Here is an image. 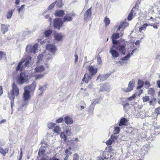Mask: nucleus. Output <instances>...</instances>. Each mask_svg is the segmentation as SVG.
Segmentation results:
<instances>
[{
  "instance_id": "nucleus-1",
  "label": "nucleus",
  "mask_w": 160,
  "mask_h": 160,
  "mask_svg": "<svg viewBox=\"0 0 160 160\" xmlns=\"http://www.w3.org/2000/svg\"><path fill=\"white\" fill-rule=\"evenodd\" d=\"M36 86V84L34 81L31 85L24 87L23 98L25 103H27L28 101L31 98L30 92L34 91Z\"/></svg>"
},
{
  "instance_id": "nucleus-2",
  "label": "nucleus",
  "mask_w": 160,
  "mask_h": 160,
  "mask_svg": "<svg viewBox=\"0 0 160 160\" xmlns=\"http://www.w3.org/2000/svg\"><path fill=\"white\" fill-rule=\"evenodd\" d=\"M113 47L122 54L124 55L126 51V44L123 41L113 40Z\"/></svg>"
},
{
  "instance_id": "nucleus-3",
  "label": "nucleus",
  "mask_w": 160,
  "mask_h": 160,
  "mask_svg": "<svg viewBox=\"0 0 160 160\" xmlns=\"http://www.w3.org/2000/svg\"><path fill=\"white\" fill-rule=\"evenodd\" d=\"M89 71V74L86 73L82 79V81L86 83L88 82L89 80H91L92 77L97 72L98 69L91 65H89L87 68Z\"/></svg>"
},
{
  "instance_id": "nucleus-4",
  "label": "nucleus",
  "mask_w": 160,
  "mask_h": 160,
  "mask_svg": "<svg viewBox=\"0 0 160 160\" xmlns=\"http://www.w3.org/2000/svg\"><path fill=\"white\" fill-rule=\"evenodd\" d=\"M12 89L8 94V98H14L15 96H18L19 94V89L14 82L12 84Z\"/></svg>"
},
{
  "instance_id": "nucleus-5",
  "label": "nucleus",
  "mask_w": 160,
  "mask_h": 160,
  "mask_svg": "<svg viewBox=\"0 0 160 160\" xmlns=\"http://www.w3.org/2000/svg\"><path fill=\"white\" fill-rule=\"evenodd\" d=\"M135 82L134 80L130 81L128 83L127 88H124L122 89V91L124 92H128L132 91L134 87Z\"/></svg>"
},
{
  "instance_id": "nucleus-6",
  "label": "nucleus",
  "mask_w": 160,
  "mask_h": 160,
  "mask_svg": "<svg viewBox=\"0 0 160 160\" xmlns=\"http://www.w3.org/2000/svg\"><path fill=\"white\" fill-rule=\"evenodd\" d=\"M28 75L25 72H21L20 75V76L18 78V82L20 85L22 84L26 81L28 78Z\"/></svg>"
},
{
  "instance_id": "nucleus-7",
  "label": "nucleus",
  "mask_w": 160,
  "mask_h": 160,
  "mask_svg": "<svg viewBox=\"0 0 160 160\" xmlns=\"http://www.w3.org/2000/svg\"><path fill=\"white\" fill-rule=\"evenodd\" d=\"M63 24V22L60 18H55L53 21V24L54 28H58L59 30Z\"/></svg>"
},
{
  "instance_id": "nucleus-8",
  "label": "nucleus",
  "mask_w": 160,
  "mask_h": 160,
  "mask_svg": "<svg viewBox=\"0 0 160 160\" xmlns=\"http://www.w3.org/2000/svg\"><path fill=\"white\" fill-rule=\"evenodd\" d=\"M37 48L38 45L37 44H35L33 46L31 45H28L26 47V51L28 52H33L35 53Z\"/></svg>"
},
{
  "instance_id": "nucleus-9",
  "label": "nucleus",
  "mask_w": 160,
  "mask_h": 160,
  "mask_svg": "<svg viewBox=\"0 0 160 160\" xmlns=\"http://www.w3.org/2000/svg\"><path fill=\"white\" fill-rule=\"evenodd\" d=\"M92 16V7L88 9L85 12L84 15V19L87 21Z\"/></svg>"
},
{
  "instance_id": "nucleus-10",
  "label": "nucleus",
  "mask_w": 160,
  "mask_h": 160,
  "mask_svg": "<svg viewBox=\"0 0 160 160\" xmlns=\"http://www.w3.org/2000/svg\"><path fill=\"white\" fill-rule=\"evenodd\" d=\"M46 48L48 50L52 53H55L57 50L56 46L52 44H47Z\"/></svg>"
},
{
  "instance_id": "nucleus-11",
  "label": "nucleus",
  "mask_w": 160,
  "mask_h": 160,
  "mask_svg": "<svg viewBox=\"0 0 160 160\" xmlns=\"http://www.w3.org/2000/svg\"><path fill=\"white\" fill-rule=\"evenodd\" d=\"M34 73H40L44 72L45 71V68L43 65H40L37 66L34 69Z\"/></svg>"
},
{
  "instance_id": "nucleus-12",
  "label": "nucleus",
  "mask_w": 160,
  "mask_h": 160,
  "mask_svg": "<svg viewBox=\"0 0 160 160\" xmlns=\"http://www.w3.org/2000/svg\"><path fill=\"white\" fill-rule=\"evenodd\" d=\"M110 52L112 57L114 58H116L118 57L119 55L118 52L117 50L115 49L113 47V46L111 48Z\"/></svg>"
},
{
  "instance_id": "nucleus-13",
  "label": "nucleus",
  "mask_w": 160,
  "mask_h": 160,
  "mask_svg": "<svg viewBox=\"0 0 160 160\" xmlns=\"http://www.w3.org/2000/svg\"><path fill=\"white\" fill-rule=\"evenodd\" d=\"M54 38L55 40L58 41L62 40L63 36L60 33H56L54 34Z\"/></svg>"
},
{
  "instance_id": "nucleus-14",
  "label": "nucleus",
  "mask_w": 160,
  "mask_h": 160,
  "mask_svg": "<svg viewBox=\"0 0 160 160\" xmlns=\"http://www.w3.org/2000/svg\"><path fill=\"white\" fill-rule=\"evenodd\" d=\"M9 25L2 24L1 25V30L2 32V34H4L8 30Z\"/></svg>"
},
{
  "instance_id": "nucleus-15",
  "label": "nucleus",
  "mask_w": 160,
  "mask_h": 160,
  "mask_svg": "<svg viewBox=\"0 0 160 160\" xmlns=\"http://www.w3.org/2000/svg\"><path fill=\"white\" fill-rule=\"evenodd\" d=\"M64 119L65 122L67 124H72L73 123V120L70 117L66 116Z\"/></svg>"
},
{
  "instance_id": "nucleus-16",
  "label": "nucleus",
  "mask_w": 160,
  "mask_h": 160,
  "mask_svg": "<svg viewBox=\"0 0 160 160\" xmlns=\"http://www.w3.org/2000/svg\"><path fill=\"white\" fill-rule=\"evenodd\" d=\"M75 15L74 13H72L71 15V16H65L63 18V22L71 21L72 20V17L74 16Z\"/></svg>"
},
{
  "instance_id": "nucleus-17",
  "label": "nucleus",
  "mask_w": 160,
  "mask_h": 160,
  "mask_svg": "<svg viewBox=\"0 0 160 160\" xmlns=\"http://www.w3.org/2000/svg\"><path fill=\"white\" fill-rule=\"evenodd\" d=\"M128 121L127 119L124 118H122L120 120L119 126L120 127L123 125H126Z\"/></svg>"
},
{
  "instance_id": "nucleus-18",
  "label": "nucleus",
  "mask_w": 160,
  "mask_h": 160,
  "mask_svg": "<svg viewBox=\"0 0 160 160\" xmlns=\"http://www.w3.org/2000/svg\"><path fill=\"white\" fill-rule=\"evenodd\" d=\"M109 87L108 85L106 83H104L102 84L100 91L103 92L104 91H107Z\"/></svg>"
},
{
  "instance_id": "nucleus-19",
  "label": "nucleus",
  "mask_w": 160,
  "mask_h": 160,
  "mask_svg": "<svg viewBox=\"0 0 160 160\" xmlns=\"http://www.w3.org/2000/svg\"><path fill=\"white\" fill-rule=\"evenodd\" d=\"M24 62V60L22 59L18 63V66L17 67L16 70L17 71L20 70L22 71L23 69V66H22V64Z\"/></svg>"
},
{
  "instance_id": "nucleus-20",
  "label": "nucleus",
  "mask_w": 160,
  "mask_h": 160,
  "mask_svg": "<svg viewBox=\"0 0 160 160\" xmlns=\"http://www.w3.org/2000/svg\"><path fill=\"white\" fill-rule=\"evenodd\" d=\"M8 152V148H4L2 147H0V153L3 156H5L6 153Z\"/></svg>"
},
{
  "instance_id": "nucleus-21",
  "label": "nucleus",
  "mask_w": 160,
  "mask_h": 160,
  "mask_svg": "<svg viewBox=\"0 0 160 160\" xmlns=\"http://www.w3.org/2000/svg\"><path fill=\"white\" fill-rule=\"evenodd\" d=\"M64 14V12L62 10H58L56 11L55 12V15L56 17H62Z\"/></svg>"
},
{
  "instance_id": "nucleus-22",
  "label": "nucleus",
  "mask_w": 160,
  "mask_h": 160,
  "mask_svg": "<svg viewBox=\"0 0 160 160\" xmlns=\"http://www.w3.org/2000/svg\"><path fill=\"white\" fill-rule=\"evenodd\" d=\"M135 7L133 8L130 12H129L128 17V20L129 21H130L132 20V18L133 14V13L134 12V11L135 10Z\"/></svg>"
},
{
  "instance_id": "nucleus-23",
  "label": "nucleus",
  "mask_w": 160,
  "mask_h": 160,
  "mask_svg": "<svg viewBox=\"0 0 160 160\" xmlns=\"http://www.w3.org/2000/svg\"><path fill=\"white\" fill-rule=\"evenodd\" d=\"M128 23L126 22L121 23L117 29V31H118L120 30V29L121 28H123V29H124L128 26Z\"/></svg>"
},
{
  "instance_id": "nucleus-24",
  "label": "nucleus",
  "mask_w": 160,
  "mask_h": 160,
  "mask_svg": "<svg viewBox=\"0 0 160 160\" xmlns=\"http://www.w3.org/2000/svg\"><path fill=\"white\" fill-rule=\"evenodd\" d=\"M45 147L44 146H42L41 147V148H40L38 154V156L40 157L42 155H43L45 152V150L42 148H45Z\"/></svg>"
},
{
  "instance_id": "nucleus-25",
  "label": "nucleus",
  "mask_w": 160,
  "mask_h": 160,
  "mask_svg": "<svg viewBox=\"0 0 160 160\" xmlns=\"http://www.w3.org/2000/svg\"><path fill=\"white\" fill-rule=\"evenodd\" d=\"M14 11V10H9L7 12L6 14V16L7 19H10L11 18Z\"/></svg>"
},
{
  "instance_id": "nucleus-26",
  "label": "nucleus",
  "mask_w": 160,
  "mask_h": 160,
  "mask_svg": "<svg viewBox=\"0 0 160 160\" xmlns=\"http://www.w3.org/2000/svg\"><path fill=\"white\" fill-rule=\"evenodd\" d=\"M52 33V31L51 29L46 30L44 32V34L45 37L48 38L50 36Z\"/></svg>"
},
{
  "instance_id": "nucleus-27",
  "label": "nucleus",
  "mask_w": 160,
  "mask_h": 160,
  "mask_svg": "<svg viewBox=\"0 0 160 160\" xmlns=\"http://www.w3.org/2000/svg\"><path fill=\"white\" fill-rule=\"evenodd\" d=\"M65 132L68 135H70L71 134V128L70 126L66 127Z\"/></svg>"
},
{
  "instance_id": "nucleus-28",
  "label": "nucleus",
  "mask_w": 160,
  "mask_h": 160,
  "mask_svg": "<svg viewBox=\"0 0 160 160\" xmlns=\"http://www.w3.org/2000/svg\"><path fill=\"white\" fill-rule=\"evenodd\" d=\"M148 26V24L146 23L144 24L142 27L139 28V31L140 32H141L142 30L145 31L147 27Z\"/></svg>"
},
{
  "instance_id": "nucleus-29",
  "label": "nucleus",
  "mask_w": 160,
  "mask_h": 160,
  "mask_svg": "<svg viewBox=\"0 0 160 160\" xmlns=\"http://www.w3.org/2000/svg\"><path fill=\"white\" fill-rule=\"evenodd\" d=\"M61 130V129L60 127L58 126H55L54 129L53 130V132L57 133H59Z\"/></svg>"
},
{
  "instance_id": "nucleus-30",
  "label": "nucleus",
  "mask_w": 160,
  "mask_h": 160,
  "mask_svg": "<svg viewBox=\"0 0 160 160\" xmlns=\"http://www.w3.org/2000/svg\"><path fill=\"white\" fill-rule=\"evenodd\" d=\"M110 20L108 18H107V17H105L104 22L106 27L109 25L110 23Z\"/></svg>"
},
{
  "instance_id": "nucleus-31",
  "label": "nucleus",
  "mask_w": 160,
  "mask_h": 160,
  "mask_svg": "<svg viewBox=\"0 0 160 160\" xmlns=\"http://www.w3.org/2000/svg\"><path fill=\"white\" fill-rule=\"evenodd\" d=\"M138 84V86L137 87V88L138 89H139L143 87L144 84V82L141 80H139Z\"/></svg>"
},
{
  "instance_id": "nucleus-32",
  "label": "nucleus",
  "mask_w": 160,
  "mask_h": 160,
  "mask_svg": "<svg viewBox=\"0 0 160 160\" xmlns=\"http://www.w3.org/2000/svg\"><path fill=\"white\" fill-rule=\"evenodd\" d=\"M119 38V34L118 33H115L113 34L112 36V42L113 43V40L118 39Z\"/></svg>"
},
{
  "instance_id": "nucleus-33",
  "label": "nucleus",
  "mask_w": 160,
  "mask_h": 160,
  "mask_svg": "<svg viewBox=\"0 0 160 160\" xmlns=\"http://www.w3.org/2000/svg\"><path fill=\"white\" fill-rule=\"evenodd\" d=\"M148 94L149 95H150L152 96H153L155 94V91L154 88H150L149 89L148 92Z\"/></svg>"
},
{
  "instance_id": "nucleus-34",
  "label": "nucleus",
  "mask_w": 160,
  "mask_h": 160,
  "mask_svg": "<svg viewBox=\"0 0 160 160\" xmlns=\"http://www.w3.org/2000/svg\"><path fill=\"white\" fill-rule=\"evenodd\" d=\"M60 137L61 138L63 139V141L64 142H67V137L66 136L64 132H62L60 134Z\"/></svg>"
},
{
  "instance_id": "nucleus-35",
  "label": "nucleus",
  "mask_w": 160,
  "mask_h": 160,
  "mask_svg": "<svg viewBox=\"0 0 160 160\" xmlns=\"http://www.w3.org/2000/svg\"><path fill=\"white\" fill-rule=\"evenodd\" d=\"M3 58L6 59V54L5 52L0 51V60H1Z\"/></svg>"
},
{
  "instance_id": "nucleus-36",
  "label": "nucleus",
  "mask_w": 160,
  "mask_h": 160,
  "mask_svg": "<svg viewBox=\"0 0 160 160\" xmlns=\"http://www.w3.org/2000/svg\"><path fill=\"white\" fill-rule=\"evenodd\" d=\"M56 124L52 123V122H50L48 123V127L50 129H52L54 128L55 127V126L56 125Z\"/></svg>"
},
{
  "instance_id": "nucleus-37",
  "label": "nucleus",
  "mask_w": 160,
  "mask_h": 160,
  "mask_svg": "<svg viewBox=\"0 0 160 160\" xmlns=\"http://www.w3.org/2000/svg\"><path fill=\"white\" fill-rule=\"evenodd\" d=\"M57 3V1H56L52 2V4H50L48 7V9L49 10L52 9L54 7L55 4Z\"/></svg>"
},
{
  "instance_id": "nucleus-38",
  "label": "nucleus",
  "mask_w": 160,
  "mask_h": 160,
  "mask_svg": "<svg viewBox=\"0 0 160 160\" xmlns=\"http://www.w3.org/2000/svg\"><path fill=\"white\" fill-rule=\"evenodd\" d=\"M113 141V139L112 138H110L107 141H106V143L107 146L111 145Z\"/></svg>"
},
{
  "instance_id": "nucleus-39",
  "label": "nucleus",
  "mask_w": 160,
  "mask_h": 160,
  "mask_svg": "<svg viewBox=\"0 0 160 160\" xmlns=\"http://www.w3.org/2000/svg\"><path fill=\"white\" fill-rule=\"evenodd\" d=\"M87 90L86 88L84 89L83 88H81V90L80 91V92L83 94V95L84 96H86L88 95V94L87 92L84 93V92L82 91L83 90L85 91Z\"/></svg>"
},
{
  "instance_id": "nucleus-40",
  "label": "nucleus",
  "mask_w": 160,
  "mask_h": 160,
  "mask_svg": "<svg viewBox=\"0 0 160 160\" xmlns=\"http://www.w3.org/2000/svg\"><path fill=\"white\" fill-rule=\"evenodd\" d=\"M28 60L26 61L24 64V66L25 67H27L29 66V61L31 60L32 58L29 56L28 57Z\"/></svg>"
},
{
  "instance_id": "nucleus-41",
  "label": "nucleus",
  "mask_w": 160,
  "mask_h": 160,
  "mask_svg": "<svg viewBox=\"0 0 160 160\" xmlns=\"http://www.w3.org/2000/svg\"><path fill=\"white\" fill-rule=\"evenodd\" d=\"M44 76V74H38L35 76V79H38L42 78Z\"/></svg>"
},
{
  "instance_id": "nucleus-42",
  "label": "nucleus",
  "mask_w": 160,
  "mask_h": 160,
  "mask_svg": "<svg viewBox=\"0 0 160 160\" xmlns=\"http://www.w3.org/2000/svg\"><path fill=\"white\" fill-rule=\"evenodd\" d=\"M142 99L143 102H146L148 101L149 100L150 98L149 96H146L143 97Z\"/></svg>"
},
{
  "instance_id": "nucleus-43",
  "label": "nucleus",
  "mask_w": 160,
  "mask_h": 160,
  "mask_svg": "<svg viewBox=\"0 0 160 160\" xmlns=\"http://www.w3.org/2000/svg\"><path fill=\"white\" fill-rule=\"evenodd\" d=\"M120 129L119 128L117 127L114 128V134H118L120 132Z\"/></svg>"
},
{
  "instance_id": "nucleus-44",
  "label": "nucleus",
  "mask_w": 160,
  "mask_h": 160,
  "mask_svg": "<svg viewBox=\"0 0 160 160\" xmlns=\"http://www.w3.org/2000/svg\"><path fill=\"white\" fill-rule=\"evenodd\" d=\"M130 54L129 53H128L125 57L122 58H121V60L122 61L127 60L130 58Z\"/></svg>"
},
{
  "instance_id": "nucleus-45",
  "label": "nucleus",
  "mask_w": 160,
  "mask_h": 160,
  "mask_svg": "<svg viewBox=\"0 0 160 160\" xmlns=\"http://www.w3.org/2000/svg\"><path fill=\"white\" fill-rule=\"evenodd\" d=\"M64 121L63 118V117L59 118L56 120V123H61Z\"/></svg>"
},
{
  "instance_id": "nucleus-46",
  "label": "nucleus",
  "mask_w": 160,
  "mask_h": 160,
  "mask_svg": "<svg viewBox=\"0 0 160 160\" xmlns=\"http://www.w3.org/2000/svg\"><path fill=\"white\" fill-rule=\"evenodd\" d=\"M155 112L158 115L160 113V107L156 108L155 110Z\"/></svg>"
},
{
  "instance_id": "nucleus-47",
  "label": "nucleus",
  "mask_w": 160,
  "mask_h": 160,
  "mask_svg": "<svg viewBox=\"0 0 160 160\" xmlns=\"http://www.w3.org/2000/svg\"><path fill=\"white\" fill-rule=\"evenodd\" d=\"M9 98L11 100V108H12L14 104V99H15V98Z\"/></svg>"
},
{
  "instance_id": "nucleus-48",
  "label": "nucleus",
  "mask_w": 160,
  "mask_h": 160,
  "mask_svg": "<svg viewBox=\"0 0 160 160\" xmlns=\"http://www.w3.org/2000/svg\"><path fill=\"white\" fill-rule=\"evenodd\" d=\"M65 153L67 154V155L68 156L72 154V152L70 151L68 149H66L65 151Z\"/></svg>"
},
{
  "instance_id": "nucleus-49",
  "label": "nucleus",
  "mask_w": 160,
  "mask_h": 160,
  "mask_svg": "<svg viewBox=\"0 0 160 160\" xmlns=\"http://www.w3.org/2000/svg\"><path fill=\"white\" fill-rule=\"evenodd\" d=\"M79 156L78 154L76 153L74 154L73 156V160H79Z\"/></svg>"
},
{
  "instance_id": "nucleus-50",
  "label": "nucleus",
  "mask_w": 160,
  "mask_h": 160,
  "mask_svg": "<svg viewBox=\"0 0 160 160\" xmlns=\"http://www.w3.org/2000/svg\"><path fill=\"white\" fill-rule=\"evenodd\" d=\"M45 18L46 19H48V21L49 22H51L52 20V18L50 17L49 15H47L45 17Z\"/></svg>"
},
{
  "instance_id": "nucleus-51",
  "label": "nucleus",
  "mask_w": 160,
  "mask_h": 160,
  "mask_svg": "<svg viewBox=\"0 0 160 160\" xmlns=\"http://www.w3.org/2000/svg\"><path fill=\"white\" fill-rule=\"evenodd\" d=\"M145 87L146 88H148L150 86V84L148 81H146L145 83Z\"/></svg>"
},
{
  "instance_id": "nucleus-52",
  "label": "nucleus",
  "mask_w": 160,
  "mask_h": 160,
  "mask_svg": "<svg viewBox=\"0 0 160 160\" xmlns=\"http://www.w3.org/2000/svg\"><path fill=\"white\" fill-rule=\"evenodd\" d=\"M136 97V96L135 94H134L132 96L128 98V100L130 101H132V100L134 99Z\"/></svg>"
},
{
  "instance_id": "nucleus-53",
  "label": "nucleus",
  "mask_w": 160,
  "mask_h": 160,
  "mask_svg": "<svg viewBox=\"0 0 160 160\" xmlns=\"http://www.w3.org/2000/svg\"><path fill=\"white\" fill-rule=\"evenodd\" d=\"M57 2V6L58 7L60 8L62 7L63 5L62 1H59Z\"/></svg>"
},
{
  "instance_id": "nucleus-54",
  "label": "nucleus",
  "mask_w": 160,
  "mask_h": 160,
  "mask_svg": "<svg viewBox=\"0 0 160 160\" xmlns=\"http://www.w3.org/2000/svg\"><path fill=\"white\" fill-rule=\"evenodd\" d=\"M148 26H152L155 29H157L158 28V27L157 25L155 24H150V23L149 24Z\"/></svg>"
},
{
  "instance_id": "nucleus-55",
  "label": "nucleus",
  "mask_w": 160,
  "mask_h": 160,
  "mask_svg": "<svg viewBox=\"0 0 160 160\" xmlns=\"http://www.w3.org/2000/svg\"><path fill=\"white\" fill-rule=\"evenodd\" d=\"M25 5H22L21 7L18 9V11L19 13L24 8Z\"/></svg>"
},
{
  "instance_id": "nucleus-56",
  "label": "nucleus",
  "mask_w": 160,
  "mask_h": 160,
  "mask_svg": "<svg viewBox=\"0 0 160 160\" xmlns=\"http://www.w3.org/2000/svg\"><path fill=\"white\" fill-rule=\"evenodd\" d=\"M109 76V75L108 74H106L104 75L103 77H102L101 78H104V80L106 79Z\"/></svg>"
},
{
  "instance_id": "nucleus-57",
  "label": "nucleus",
  "mask_w": 160,
  "mask_h": 160,
  "mask_svg": "<svg viewBox=\"0 0 160 160\" xmlns=\"http://www.w3.org/2000/svg\"><path fill=\"white\" fill-rule=\"evenodd\" d=\"M129 104L128 102L123 104V106L124 108H126L127 107H129Z\"/></svg>"
},
{
  "instance_id": "nucleus-58",
  "label": "nucleus",
  "mask_w": 160,
  "mask_h": 160,
  "mask_svg": "<svg viewBox=\"0 0 160 160\" xmlns=\"http://www.w3.org/2000/svg\"><path fill=\"white\" fill-rule=\"evenodd\" d=\"M74 56L75 57V62H77L78 61V56L77 54H76Z\"/></svg>"
},
{
  "instance_id": "nucleus-59",
  "label": "nucleus",
  "mask_w": 160,
  "mask_h": 160,
  "mask_svg": "<svg viewBox=\"0 0 160 160\" xmlns=\"http://www.w3.org/2000/svg\"><path fill=\"white\" fill-rule=\"evenodd\" d=\"M3 93L2 88V86H0V96Z\"/></svg>"
},
{
  "instance_id": "nucleus-60",
  "label": "nucleus",
  "mask_w": 160,
  "mask_h": 160,
  "mask_svg": "<svg viewBox=\"0 0 160 160\" xmlns=\"http://www.w3.org/2000/svg\"><path fill=\"white\" fill-rule=\"evenodd\" d=\"M50 160H60L59 159L55 157H53L50 158Z\"/></svg>"
},
{
  "instance_id": "nucleus-61",
  "label": "nucleus",
  "mask_w": 160,
  "mask_h": 160,
  "mask_svg": "<svg viewBox=\"0 0 160 160\" xmlns=\"http://www.w3.org/2000/svg\"><path fill=\"white\" fill-rule=\"evenodd\" d=\"M98 63L100 64L101 62V59L100 57H98L97 58Z\"/></svg>"
},
{
  "instance_id": "nucleus-62",
  "label": "nucleus",
  "mask_w": 160,
  "mask_h": 160,
  "mask_svg": "<svg viewBox=\"0 0 160 160\" xmlns=\"http://www.w3.org/2000/svg\"><path fill=\"white\" fill-rule=\"evenodd\" d=\"M157 84L158 87L160 88V80H158L157 82Z\"/></svg>"
},
{
  "instance_id": "nucleus-63",
  "label": "nucleus",
  "mask_w": 160,
  "mask_h": 160,
  "mask_svg": "<svg viewBox=\"0 0 160 160\" xmlns=\"http://www.w3.org/2000/svg\"><path fill=\"white\" fill-rule=\"evenodd\" d=\"M142 92L143 91L142 90V89H140L138 91V95L140 96V95H141V94L142 93Z\"/></svg>"
},
{
  "instance_id": "nucleus-64",
  "label": "nucleus",
  "mask_w": 160,
  "mask_h": 160,
  "mask_svg": "<svg viewBox=\"0 0 160 160\" xmlns=\"http://www.w3.org/2000/svg\"><path fill=\"white\" fill-rule=\"evenodd\" d=\"M6 122V120L5 119H2L1 121H0V124L2 123L5 122Z\"/></svg>"
}]
</instances>
